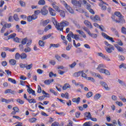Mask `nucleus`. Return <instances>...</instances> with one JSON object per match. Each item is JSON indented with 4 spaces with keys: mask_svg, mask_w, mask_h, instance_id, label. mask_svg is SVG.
<instances>
[{
    "mask_svg": "<svg viewBox=\"0 0 126 126\" xmlns=\"http://www.w3.org/2000/svg\"><path fill=\"white\" fill-rule=\"evenodd\" d=\"M53 24H54L57 30L63 32V27L68 26L69 23L66 21H63L62 22L59 24L58 21L55 20L53 22Z\"/></svg>",
    "mask_w": 126,
    "mask_h": 126,
    "instance_id": "f257e3e1",
    "label": "nucleus"
},
{
    "mask_svg": "<svg viewBox=\"0 0 126 126\" xmlns=\"http://www.w3.org/2000/svg\"><path fill=\"white\" fill-rule=\"evenodd\" d=\"M104 44L107 46V47H105V49L107 53H111L113 52V51L115 50V48H114V46H113L112 45H111L108 43L107 41H105Z\"/></svg>",
    "mask_w": 126,
    "mask_h": 126,
    "instance_id": "f03ea898",
    "label": "nucleus"
},
{
    "mask_svg": "<svg viewBox=\"0 0 126 126\" xmlns=\"http://www.w3.org/2000/svg\"><path fill=\"white\" fill-rule=\"evenodd\" d=\"M71 3L75 6H79V7H81V4L82 3V0H79L77 1V0H72Z\"/></svg>",
    "mask_w": 126,
    "mask_h": 126,
    "instance_id": "7ed1b4c3",
    "label": "nucleus"
},
{
    "mask_svg": "<svg viewBox=\"0 0 126 126\" xmlns=\"http://www.w3.org/2000/svg\"><path fill=\"white\" fill-rule=\"evenodd\" d=\"M64 5L69 13H71V14H73V13H74V10H73V9H72L70 6L67 5L66 3H65Z\"/></svg>",
    "mask_w": 126,
    "mask_h": 126,
    "instance_id": "20e7f679",
    "label": "nucleus"
},
{
    "mask_svg": "<svg viewBox=\"0 0 126 126\" xmlns=\"http://www.w3.org/2000/svg\"><path fill=\"white\" fill-rule=\"evenodd\" d=\"M101 35L102 36H103L104 38H105V39H107V40H110L112 43H115V40H114V39H113V37H110L105 33L102 32L101 33Z\"/></svg>",
    "mask_w": 126,
    "mask_h": 126,
    "instance_id": "39448f33",
    "label": "nucleus"
},
{
    "mask_svg": "<svg viewBox=\"0 0 126 126\" xmlns=\"http://www.w3.org/2000/svg\"><path fill=\"white\" fill-rule=\"evenodd\" d=\"M84 23L86 25V26H87V27H88V28H90V29H92L93 28L92 24H91V23L88 20H85Z\"/></svg>",
    "mask_w": 126,
    "mask_h": 126,
    "instance_id": "423d86ee",
    "label": "nucleus"
},
{
    "mask_svg": "<svg viewBox=\"0 0 126 126\" xmlns=\"http://www.w3.org/2000/svg\"><path fill=\"white\" fill-rule=\"evenodd\" d=\"M100 84L102 86V87H104L105 90H110V88L109 87H108V84L104 81H100Z\"/></svg>",
    "mask_w": 126,
    "mask_h": 126,
    "instance_id": "0eeeda50",
    "label": "nucleus"
},
{
    "mask_svg": "<svg viewBox=\"0 0 126 126\" xmlns=\"http://www.w3.org/2000/svg\"><path fill=\"white\" fill-rule=\"evenodd\" d=\"M49 11L47 9V8H45V7H43L41 9V13L42 14V15H47Z\"/></svg>",
    "mask_w": 126,
    "mask_h": 126,
    "instance_id": "6e6552de",
    "label": "nucleus"
},
{
    "mask_svg": "<svg viewBox=\"0 0 126 126\" xmlns=\"http://www.w3.org/2000/svg\"><path fill=\"white\" fill-rule=\"evenodd\" d=\"M84 117L85 120H90L92 117V115L90 112H86L84 113Z\"/></svg>",
    "mask_w": 126,
    "mask_h": 126,
    "instance_id": "1a4fd4ad",
    "label": "nucleus"
},
{
    "mask_svg": "<svg viewBox=\"0 0 126 126\" xmlns=\"http://www.w3.org/2000/svg\"><path fill=\"white\" fill-rule=\"evenodd\" d=\"M104 68H106V65L104 64H99L97 67L96 68V69L100 72L101 69H104Z\"/></svg>",
    "mask_w": 126,
    "mask_h": 126,
    "instance_id": "9d476101",
    "label": "nucleus"
},
{
    "mask_svg": "<svg viewBox=\"0 0 126 126\" xmlns=\"http://www.w3.org/2000/svg\"><path fill=\"white\" fill-rule=\"evenodd\" d=\"M53 35H54V33H49L48 34H46L45 35H44L42 37V41H45V40H47V39H49V38H50V37H52V36H53Z\"/></svg>",
    "mask_w": 126,
    "mask_h": 126,
    "instance_id": "9b49d317",
    "label": "nucleus"
},
{
    "mask_svg": "<svg viewBox=\"0 0 126 126\" xmlns=\"http://www.w3.org/2000/svg\"><path fill=\"white\" fill-rule=\"evenodd\" d=\"M100 73H104L106 74V75H111V73H110V71H109V70L106 69H100Z\"/></svg>",
    "mask_w": 126,
    "mask_h": 126,
    "instance_id": "f8f14e48",
    "label": "nucleus"
},
{
    "mask_svg": "<svg viewBox=\"0 0 126 126\" xmlns=\"http://www.w3.org/2000/svg\"><path fill=\"white\" fill-rule=\"evenodd\" d=\"M76 32H77V33H78L80 35H81L83 38H86V34H85V33H84L83 31L79 30H77Z\"/></svg>",
    "mask_w": 126,
    "mask_h": 126,
    "instance_id": "ddd939ff",
    "label": "nucleus"
},
{
    "mask_svg": "<svg viewBox=\"0 0 126 126\" xmlns=\"http://www.w3.org/2000/svg\"><path fill=\"white\" fill-rule=\"evenodd\" d=\"M49 11L50 12V14L52 15V16H56V11L54 10L53 8L50 7L49 8Z\"/></svg>",
    "mask_w": 126,
    "mask_h": 126,
    "instance_id": "4468645a",
    "label": "nucleus"
},
{
    "mask_svg": "<svg viewBox=\"0 0 126 126\" xmlns=\"http://www.w3.org/2000/svg\"><path fill=\"white\" fill-rule=\"evenodd\" d=\"M52 82H54V79H48L44 81V84L46 85H50Z\"/></svg>",
    "mask_w": 126,
    "mask_h": 126,
    "instance_id": "2eb2a0df",
    "label": "nucleus"
},
{
    "mask_svg": "<svg viewBox=\"0 0 126 126\" xmlns=\"http://www.w3.org/2000/svg\"><path fill=\"white\" fill-rule=\"evenodd\" d=\"M5 94H7V93H10L11 94H15L16 92L15 91H12L11 89L6 90L4 92Z\"/></svg>",
    "mask_w": 126,
    "mask_h": 126,
    "instance_id": "dca6fc26",
    "label": "nucleus"
},
{
    "mask_svg": "<svg viewBox=\"0 0 126 126\" xmlns=\"http://www.w3.org/2000/svg\"><path fill=\"white\" fill-rule=\"evenodd\" d=\"M82 72L81 71H79L78 72H75L73 74V76L74 77H78L79 76H80V75H81V73Z\"/></svg>",
    "mask_w": 126,
    "mask_h": 126,
    "instance_id": "f3484780",
    "label": "nucleus"
},
{
    "mask_svg": "<svg viewBox=\"0 0 126 126\" xmlns=\"http://www.w3.org/2000/svg\"><path fill=\"white\" fill-rule=\"evenodd\" d=\"M115 47L116 48L117 50H118V51L119 52H123L124 49L123 48H122L121 46H119V45L118 44H115Z\"/></svg>",
    "mask_w": 126,
    "mask_h": 126,
    "instance_id": "a211bd4d",
    "label": "nucleus"
},
{
    "mask_svg": "<svg viewBox=\"0 0 126 126\" xmlns=\"http://www.w3.org/2000/svg\"><path fill=\"white\" fill-rule=\"evenodd\" d=\"M9 63L11 65H15V64H16V60L14 59H10L9 61Z\"/></svg>",
    "mask_w": 126,
    "mask_h": 126,
    "instance_id": "6ab92c4d",
    "label": "nucleus"
},
{
    "mask_svg": "<svg viewBox=\"0 0 126 126\" xmlns=\"http://www.w3.org/2000/svg\"><path fill=\"white\" fill-rule=\"evenodd\" d=\"M16 49V48L9 49V48L8 47H3L2 48V50H3V51H9V52H14Z\"/></svg>",
    "mask_w": 126,
    "mask_h": 126,
    "instance_id": "aec40b11",
    "label": "nucleus"
},
{
    "mask_svg": "<svg viewBox=\"0 0 126 126\" xmlns=\"http://www.w3.org/2000/svg\"><path fill=\"white\" fill-rule=\"evenodd\" d=\"M72 101L73 102V103H77V104H79V102H80V97H78L77 99L74 98L72 99Z\"/></svg>",
    "mask_w": 126,
    "mask_h": 126,
    "instance_id": "412c9836",
    "label": "nucleus"
},
{
    "mask_svg": "<svg viewBox=\"0 0 126 126\" xmlns=\"http://www.w3.org/2000/svg\"><path fill=\"white\" fill-rule=\"evenodd\" d=\"M20 58L21 60H24V59H27V54L25 53H23L20 55Z\"/></svg>",
    "mask_w": 126,
    "mask_h": 126,
    "instance_id": "4be33fe9",
    "label": "nucleus"
},
{
    "mask_svg": "<svg viewBox=\"0 0 126 126\" xmlns=\"http://www.w3.org/2000/svg\"><path fill=\"white\" fill-rule=\"evenodd\" d=\"M52 5L53 8H55L56 11H60V7L57 6L55 2L52 3Z\"/></svg>",
    "mask_w": 126,
    "mask_h": 126,
    "instance_id": "5701e85b",
    "label": "nucleus"
},
{
    "mask_svg": "<svg viewBox=\"0 0 126 126\" xmlns=\"http://www.w3.org/2000/svg\"><path fill=\"white\" fill-rule=\"evenodd\" d=\"M26 69L30 70L33 67V64L31 63L30 64H28L27 63H26Z\"/></svg>",
    "mask_w": 126,
    "mask_h": 126,
    "instance_id": "b1692460",
    "label": "nucleus"
},
{
    "mask_svg": "<svg viewBox=\"0 0 126 126\" xmlns=\"http://www.w3.org/2000/svg\"><path fill=\"white\" fill-rule=\"evenodd\" d=\"M58 12H60V15L61 16V17H65V13L64 12V11L63 10H60L59 9V11H57Z\"/></svg>",
    "mask_w": 126,
    "mask_h": 126,
    "instance_id": "393cba45",
    "label": "nucleus"
},
{
    "mask_svg": "<svg viewBox=\"0 0 126 126\" xmlns=\"http://www.w3.org/2000/svg\"><path fill=\"white\" fill-rule=\"evenodd\" d=\"M45 4L46 1H45V0H39L38 2L39 5H45Z\"/></svg>",
    "mask_w": 126,
    "mask_h": 126,
    "instance_id": "a878e982",
    "label": "nucleus"
},
{
    "mask_svg": "<svg viewBox=\"0 0 126 126\" xmlns=\"http://www.w3.org/2000/svg\"><path fill=\"white\" fill-rule=\"evenodd\" d=\"M27 101L30 103L32 104L33 103V104H35V103H36V100H35L34 98L29 99L28 98L27 99Z\"/></svg>",
    "mask_w": 126,
    "mask_h": 126,
    "instance_id": "bb28decb",
    "label": "nucleus"
},
{
    "mask_svg": "<svg viewBox=\"0 0 126 126\" xmlns=\"http://www.w3.org/2000/svg\"><path fill=\"white\" fill-rule=\"evenodd\" d=\"M89 36H91L92 38H93L94 39H96L97 38V35L96 33H92L91 32H90L89 34Z\"/></svg>",
    "mask_w": 126,
    "mask_h": 126,
    "instance_id": "cd10ccee",
    "label": "nucleus"
},
{
    "mask_svg": "<svg viewBox=\"0 0 126 126\" xmlns=\"http://www.w3.org/2000/svg\"><path fill=\"white\" fill-rule=\"evenodd\" d=\"M67 88H70V85H69V84H64L63 87V90H66V89H67Z\"/></svg>",
    "mask_w": 126,
    "mask_h": 126,
    "instance_id": "c85d7f7f",
    "label": "nucleus"
},
{
    "mask_svg": "<svg viewBox=\"0 0 126 126\" xmlns=\"http://www.w3.org/2000/svg\"><path fill=\"white\" fill-rule=\"evenodd\" d=\"M15 36H16V33H12L8 36L7 40H9L10 39H12V38H14V37H15Z\"/></svg>",
    "mask_w": 126,
    "mask_h": 126,
    "instance_id": "c756f323",
    "label": "nucleus"
},
{
    "mask_svg": "<svg viewBox=\"0 0 126 126\" xmlns=\"http://www.w3.org/2000/svg\"><path fill=\"white\" fill-rule=\"evenodd\" d=\"M52 47H53V48H59V47H60V44H50V47L49 48H52Z\"/></svg>",
    "mask_w": 126,
    "mask_h": 126,
    "instance_id": "7c9ffc66",
    "label": "nucleus"
},
{
    "mask_svg": "<svg viewBox=\"0 0 126 126\" xmlns=\"http://www.w3.org/2000/svg\"><path fill=\"white\" fill-rule=\"evenodd\" d=\"M115 15L119 17V18H123V15L120 12H115Z\"/></svg>",
    "mask_w": 126,
    "mask_h": 126,
    "instance_id": "2f4dec72",
    "label": "nucleus"
},
{
    "mask_svg": "<svg viewBox=\"0 0 126 126\" xmlns=\"http://www.w3.org/2000/svg\"><path fill=\"white\" fill-rule=\"evenodd\" d=\"M83 126H92V122L91 121L86 122L83 124Z\"/></svg>",
    "mask_w": 126,
    "mask_h": 126,
    "instance_id": "473e14b6",
    "label": "nucleus"
},
{
    "mask_svg": "<svg viewBox=\"0 0 126 126\" xmlns=\"http://www.w3.org/2000/svg\"><path fill=\"white\" fill-rule=\"evenodd\" d=\"M100 97H101V94H97L94 96V100H98V99H100Z\"/></svg>",
    "mask_w": 126,
    "mask_h": 126,
    "instance_id": "72a5a7b5",
    "label": "nucleus"
},
{
    "mask_svg": "<svg viewBox=\"0 0 126 126\" xmlns=\"http://www.w3.org/2000/svg\"><path fill=\"white\" fill-rule=\"evenodd\" d=\"M50 29H52V26L51 25H48L44 28V31L47 32V31H48V30H50Z\"/></svg>",
    "mask_w": 126,
    "mask_h": 126,
    "instance_id": "f704fd0d",
    "label": "nucleus"
},
{
    "mask_svg": "<svg viewBox=\"0 0 126 126\" xmlns=\"http://www.w3.org/2000/svg\"><path fill=\"white\" fill-rule=\"evenodd\" d=\"M13 18H14V20H15V21H19V18H18V15L17 14H14Z\"/></svg>",
    "mask_w": 126,
    "mask_h": 126,
    "instance_id": "c9c22d12",
    "label": "nucleus"
},
{
    "mask_svg": "<svg viewBox=\"0 0 126 126\" xmlns=\"http://www.w3.org/2000/svg\"><path fill=\"white\" fill-rule=\"evenodd\" d=\"M8 80L10 82H11L12 83H13V84H16V81L15 79H13L11 78H9L8 79Z\"/></svg>",
    "mask_w": 126,
    "mask_h": 126,
    "instance_id": "e433bc0d",
    "label": "nucleus"
},
{
    "mask_svg": "<svg viewBox=\"0 0 126 126\" xmlns=\"http://www.w3.org/2000/svg\"><path fill=\"white\" fill-rule=\"evenodd\" d=\"M50 22V20H46L42 23L43 26H46Z\"/></svg>",
    "mask_w": 126,
    "mask_h": 126,
    "instance_id": "4c0bfd02",
    "label": "nucleus"
},
{
    "mask_svg": "<svg viewBox=\"0 0 126 126\" xmlns=\"http://www.w3.org/2000/svg\"><path fill=\"white\" fill-rule=\"evenodd\" d=\"M27 41H28V39H27V37L23 39L21 42L22 45H25Z\"/></svg>",
    "mask_w": 126,
    "mask_h": 126,
    "instance_id": "58836bf2",
    "label": "nucleus"
},
{
    "mask_svg": "<svg viewBox=\"0 0 126 126\" xmlns=\"http://www.w3.org/2000/svg\"><path fill=\"white\" fill-rule=\"evenodd\" d=\"M82 29L84 30V31H86V32H87V33H88V34L90 32V31L89 30V29H88V28L86 27H83Z\"/></svg>",
    "mask_w": 126,
    "mask_h": 126,
    "instance_id": "ea45409f",
    "label": "nucleus"
},
{
    "mask_svg": "<svg viewBox=\"0 0 126 126\" xmlns=\"http://www.w3.org/2000/svg\"><path fill=\"white\" fill-rule=\"evenodd\" d=\"M55 58L57 61H58V62H62V57H61L59 55H56Z\"/></svg>",
    "mask_w": 126,
    "mask_h": 126,
    "instance_id": "a19ab883",
    "label": "nucleus"
},
{
    "mask_svg": "<svg viewBox=\"0 0 126 126\" xmlns=\"http://www.w3.org/2000/svg\"><path fill=\"white\" fill-rule=\"evenodd\" d=\"M38 45L40 47H44L45 46V43L42 40H39L38 42Z\"/></svg>",
    "mask_w": 126,
    "mask_h": 126,
    "instance_id": "79ce46f5",
    "label": "nucleus"
},
{
    "mask_svg": "<svg viewBox=\"0 0 126 126\" xmlns=\"http://www.w3.org/2000/svg\"><path fill=\"white\" fill-rule=\"evenodd\" d=\"M61 56L62 58H64V59H65V60H69V57H68L66 54H63L61 55Z\"/></svg>",
    "mask_w": 126,
    "mask_h": 126,
    "instance_id": "37998d69",
    "label": "nucleus"
},
{
    "mask_svg": "<svg viewBox=\"0 0 126 126\" xmlns=\"http://www.w3.org/2000/svg\"><path fill=\"white\" fill-rule=\"evenodd\" d=\"M92 95H93V93L89 92L87 94L86 97L87 98H90L91 97H92Z\"/></svg>",
    "mask_w": 126,
    "mask_h": 126,
    "instance_id": "c03bdc74",
    "label": "nucleus"
},
{
    "mask_svg": "<svg viewBox=\"0 0 126 126\" xmlns=\"http://www.w3.org/2000/svg\"><path fill=\"white\" fill-rule=\"evenodd\" d=\"M94 21H100V17L98 15H95L94 18Z\"/></svg>",
    "mask_w": 126,
    "mask_h": 126,
    "instance_id": "a18cd8bd",
    "label": "nucleus"
},
{
    "mask_svg": "<svg viewBox=\"0 0 126 126\" xmlns=\"http://www.w3.org/2000/svg\"><path fill=\"white\" fill-rule=\"evenodd\" d=\"M82 71L81 73L82 77H83L84 78H86V79H87V75L85 74V73L83 72V71Z\"/></svg>",
    "mask_w": 126,
    "mask_h": 126,
    "instance_id": "49530a36",
    "label": "nucleus"
},
{
    "mask_svg": "<svg viewBox=\"0 0 126 126\" xmlns=\"http://www.w3.org/2000/svg\"><path fill=\"white\" fill-rule=\"evenodd\" d=\"M13 41H14V42H16V43H20L21 40L19 38L16 37L13 39Z\"/></svg>",
    "mask_w": 126,
    "mask_h": 126,
    "instance_id": "de8ad7c7",
    "label": "nucleus"
},
{
    "mask_svg": "<svg viewBox=\"0 0 126 126\" xmlns=\"http://www.w3.org/2000/svg\"><path fill=\"white\" fill-rule=\"evenodd\" d=\"M29 121L30 123H35L36 122V121H37V119H36L35 118H30L29 120Z\"/></svg>",
    "mask_w": 126,
    "mask_h": 126,
    "instance_id": "09e8293b",
    "label": "nucleus"
},
{
    "mask_svg": "<svg viewBox=\"0 0 126 126\" xmlns=\"http://www.w3.org/2000/svg\"><path fill=\"white\" fill-rule=\"evenodd\" d=\"M17 102L20 104L21 105H23V104H24V101L20 99H17Z\"/></svg>",
    "mask_w": 126,
    "mask_h": 126,
    "instance_id": "8fccbe9b",
    "label": "nucleus"
},
{
    "mask_svg": "<svg viewBox=\"0 0 126 126\" xmlns=\"http://www.w3.org/2000/svg\"><path fill=\"white\" fill-rule=\"evenodd\" d=\"M15 60H19L20 58V54L18 53H17L15 55Z\"/></svg>",
    "mask_w": 126,
    "mask_h": 126,
    "instance_id": "3c124183",
    "label": "nucleus"
},
{
    "mask_svg": "<svg viewBox=\"0 0 126 126\" xmlns=\"http://www.w3.org/2000/svg\"><path fill=\"white\" fill-rule=\"evenodd\" d=\"M75 65H76V63L75 62H74L73 63H72L71 64L69 65V67H70L71 68H73L74 67V66H75Z\"/></svg>",
    "mask_w": 126,
    "mask_h": 126,
    "instance_id": "603ef678",
    "label": "nucleus"
},
{
    "mask_svg": "<svg viewBox=\"0 0 126 126\" xmlns=\"http://www.w3.org/2000/svg\"><path fill=\"white\" fill-rule=\"evenodd\" d=\"M20 65V67H21V68H26V64H23L22 63H21L19 64Z\"/></svg>",
    "mask_w": 126,
    "mask_h": 126,
    "instance_id": "864d4df0",
    "label": "nucleus"
},
{
    "mask_svg": "<svg viewBox=\"0 0 126 126\" xmlns=\"http://www.w3.org/2000/svg\"><path fill=\"white\" fill-rule=\"evenodd\" d=\"M1 56L2 57V58H3V59H5V58L6 57V53H5V52H1Z\"/></svg>",
    "mask_w": 126,
    "mask_h": 126,
    "instance_id": "5fc2aeb1",
    "label": "nucleus"
},
{
    "mask_svg": "<svg viewBox=\"0 0 126 126\" xmlns=\"http://www.w3.org/2000/svg\"><path fill=\"white\" fill-rule=\"evenodd\" d=\"M24 52L25 53H29L31 52V49L30 48V47H28L27 48H25L24 50Z\"/></svg>",
    "mask_w": 126,
    "mask_h": 126,
    "instance_id": "6e6d98bb",
    "label": "nucleus"
},
{
    "mask_svg": "<svg viewBox=\"0 0 126 126\" xmlns=\"http://www.w3.org/2000/svg\"><path fill=\"white\" fill-rule=\"evenodd\" d=\"M50 92L51 93H53V94H54V95H55V96H57L58 95V93H57V92H55V90H53L52 89H51L50 90Z\"/></svg>",
    "mask_w": 126,
    "mask_h": 126,
    "instance_id": "4d7b16f0",
    "label": "nucleus"
},
{
    "mask_svg": "<svg viewBox=\"0 0 126 126\" xmlns=\"http://www.w3.org/2000/svg\"><path fill=\"white\" fill-rule=\"evenodd\" d=\"M87 79V80H91V81H92V82H95V79L91 77H88Z\"/></svg>",
    "mask_w": 126,
    "mask_h": 126,
    "instance_id": "13d9d810",
    "label": "nucleus"
},
{
    "mask_svg": "<svg viewBox=\"0 0 126 126\" xmlns=\"http://www.w3.org/2000/svg\"><path fill=\"white\" fill-rule=\"evenodd\" d=\"M67 40L69 41V42H71V37H70V34H67L66 36Z\"/></svg>",
    "mask_w": 126,
    "mask_h": 126,
    "instance_id": "bf43d9fd",
    "label": "nucleus"
},
{
    "mask_svg": "<svg viewBox=\"0 0 126 126\" xmlns=\"http://www.w3.org/2000/svg\"><path fill=\"white\" fill-rule=\"evenodd\" d=\"M42 92V89L41 88V87L38 85L37 87V93H41Z\"/></svg>",
    "mask_w": 126,
    "mask_h": 126,
    "instance_id": "052dcab7",
    "label": "nucleus"
},
{
    "mask_svg": "<svg viewBox=\"0 0 126 126\" xmlns=\"http://www.w3.org/2000/svg\"><path fill=\"white\" fill-rule=\"evenodd\" d=\"M37 72L39 74H42L43 73V72H44V71L41 69H38L37 70Z\"/></svg>",
    "mask_w": 126,
    "mask_h": 126,
    "instance_id": "680f3d73",
    "label": "nucleus"
},
{
    "mask_svg": "<svg viewBox=\"0 0 126 126\" xmlns=\"http://www.w3.org/2000/svg\"><path fill=\"white\" fill-rule=\"evenodd\" d=\"M32 20H35V19H37L38 18V16H37V15L33 14L32 16Z\"/></svg>",
    "mask_w": 126,
    "mask_h": 126,
    "instance_id": "e2e57ef3",
    "label": "nucleus"
},
{
    "mask_svg": "<svg viewBox=\"0 0 126 126\" xmlns=\"http://www.w3.org/2000/svg\"><path fill=\"white\" fill-rule=\"evenodd\" d=\"M51 126H60V124H59V123L55 122L54 123H52Z\"/></svg>",
    "mask_w": 126,
    "mask_h": 126,
    "instance_id": "0e129e2a",
    "label": "nucleus"
},
{
    "mask_svg": "<svg viewBox=\"0 0 126 126\" xmlns=\"http://www.w3.org/2000/svg\"><path fill=\"white\" fill-rule=\"evenodd\" d=\"M122 32L123 33V34H126V28L123 27L122 28Z\"/></svg>",
    "mask_w": 126,
    "mask_h": 126,
    "instance_id": "69168bd1",
    "label": "nucleus"
},
{
    "mask_svg": "<svg viewBox=\"0 0 126 126\" xmlns=\"http://www.w3.org/2000/svg\"><path fill=\"white\" fill-rule=\"evenodd\" d=\"M125 68V69H126V64H121L120 65H119V68Z\"/></svg>",
    "mask_w": 126,
    "mask_h": 126,
    "instance_id": "338daca9",
    "label": "nucleus"
},
{
    "mask_svg": "<svg viewBox=\"0 0 126 126\" xmlns=\"http://www.w3.org/2000/svg\"><path fill=\"white\" fill-rule=\"evenodd\" d=\"M27 20H28V21H29V22H31V21L33 20V19L32 18V16H29L27 18Z\"/></svg>",
    "mask_w": 126,
    "mask_h": 126,
    "instance_id": "774afa93",
    "label": "nucleus"
}]
</instances>
